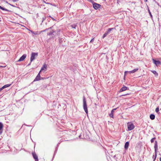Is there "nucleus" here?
Here are the masks:
<instances>
[{
    "instance_id": "f257e3e1",
    "label": "nucleus",
    "mask_w": 161,
    "mask_h": 161,
    "mask_svg": "<svg viewBox=\"0 0 161 161\" xmlns=\"http://www.w3.org/2000/svg\"><path fill=\"white\" fill-rule=\"evenodd\" d=\"M158 142L157 141H155V145H154V149H155V155H153V158L154 159L153 161H155L157 157V150L158 149Z\"/></svg>"
},
{
    "instance_id": "f03ea898",
    "label": "nucleus",
    "mask_w": 161,
    "mask_h": 161,
    "mask_svg": "<svg viewBox=\"0 0 161 161\" xmlns=\"http://www.w3.org/2000/svg\"><path fill=\"white\" fill-rule=\"evenodd\" d=\"M83 109L86 113V114H87L88 111L87 110V106L86 99L84 97L83 98Z\"/></svg>"
},
{
    "instance_id": "7ed1b4c3",
    "label": "nucleus",
    "mask_w": 161,
    "mask_h": 161,
    "mask_svg": "<svg viewBox=\"0 0 161 161\" xmlns=\"http://www.w3.org/2000/svg\"><path fill=\"white\" fill-rule=\"evenodd\" d=\"M38 53H32L31 54V56L30 58V61L31 62H32L33 60H34L36 57H37L38 56Z\"/></svg>"
},
{
    "instance_id": "20e7f679",
    "label": "nucleus",
    "mask_w": 161,
    "mask_h": 161,
    "mask_svg": "<svg viewBox=\"0 0 161 161\" xmlns=\"http://www.w3.org/2000/svg\"><path fill=\"white\" fill-rule=\"evenodd\" d=\"M127 130L128 131L131 130L135 128V126L134 124L132 123H129L127 124Z\"/></svg>"
},
{
    "instance_id": "39448f33",
    "label": "nucleus",
    "mask_w": 161,
    "mask_h": 161,
    "mask_svg": "<svg viewBox=\"0 0 161 161\" xmlns=\"http://www.w3.org/2000/svg\"><path fill=\"white\" fill-rule=\"evenodd\" d=\"M92 4L93 8L96 10H97L99 8H100L101 6V5L100 4H98L95 2L93 3Z\"/></svg>"
},
{
    "instance_id": "423d86ee",
    "label": "nucleus",
    "mask_w": 161,
    "mask_h": 161,
    "mask_svg": "<svg viewBox=\"0 0 161 161\" xmlns=\"http://www.w3.org/2000/svg\"><path fill=\"white\" fill-rule=\"evenodd\" d=\"M138 69V68H136L131 71H126L125 72V75L126 74V73H128L129 74L133 73L136 72Z\"/></svg>"
},
{
    "instance_id": "0eeeda50",
    "label": "nucleus",
    "mask_w": 161,
    "mask_h": 161,
    "mask_svg": "<svg viewBox=\"0 0 161 161\" xmlns=\"http://www.w3.org/2000/svg\"><path fill=\"white\" fill-rule=\"evenodd\" d=\"M40 71L39 72L33 82L39 81L40 80L41 76L40 75Z\"/></svg>"
},
{
    "instance_id": "6e6552de",
    "label": "nucleus",
    "mask_w": 161,
    "mask_h": 161,
    "mask_svg": "<svg viewBox=\"0 0 161 161\" xmlns=\"http://www.w3.org/2000/svg\"><path fill=\"white\" fill-rule=\"evenodd\" d=\"M27 55L26 54H23L18 61V62H21L23 61L26 58Z\"/></svg>"
},
{
    "instance_id": "1a4fd4ad",
    "label": "nucleus",
    "mask_w": 161,
    "mask_h": 161,
    "mask_svg": "<svg viewBox=\"0 0 161 161\" xmlns=\"http://www.w3.org/2000/svg\"><path fill=\"white\" fill-rule=\"evenodd\" d=\"M32 155L33 158L35 159V161H38V156L35 153H33Z\"/></svg>"
},
{
    "instance_id": "9d476101",
    "label": "nucleus",
    "mask_w": 161,
    "mask_h": 161,
    "mask_svg": "<svg viewBox=\"0 0 161 161\" xmlns=\"http://www.w3.org/2000/svg\"><path fill=\"white\" fill-rule=\"evenodd\" d=\"M117 108H114L111 110V113L109 114V116L111 117L114 118V111H115L117 109Z\"/></svg>"
},
{
    "instance_id": "9b49d317",
    "label": "nucleus",
    "mask_w": 161,
    "mask_h": 161,
    "mask_svg": "<svg viewBox=\"0 0 161 161\" xmlns=\"http://www.w3.org/2000/svg\"><path fill=\"white\" fill-rule=\"evenodd\" d=\"M153 63L156 65H159L161 64L159 60H156L155 59H153Z\"/></svg>"
},
{
    "instance_id": "f8f14e48",
    "label": "nucleus",
    "mask_w": 161,
    "mask_h": 161,
    "mask_svg": "<svg viewBox=\"0 0 161 161\" xmlns=\"http://www.w3.org/2000/svg\"><path fill=\"white\" fill-rule=\"evenodd\" d=\"M129 88L125 86H123L121 89L120 90V92H122L127 90Z\"/></svg>"
},
{
    "instance_id": "ddd939ff",
    "label": "nucleus",
    "mask_w": 161,
    "mask_h": 161,
    "mask_svg": "<svg viewBox=\"0 0 161 161\" xmlns=\"http://www.w3.org/2000/svg\"><path fill=\"white\" fill-rule=\"evenodd\" d=\"M3 124L0 122V135L3 132Z\"/></svg>"
},
{
    "instance_id": "4468645a",
    "label": "nucleus",
    "mask_w": 161,
    "mask_h": 161,
    "mask_svg": "<svg viewBox=\"0 0 161 161\" xmlns=\"http://www.w3.org/2000/svg\"><path fill=\"white\" fill-rule=\"evenodd\" d=\"M55 32L54 31V30H52V32L48 33L47 34V35L48 36H56V34H55Z\"/></svg>"
},
{
    "instance_id": "2eb2a0df",
    "label": "nucleus",
    "mask_w": 161,
    "mask_h": 161,
    "mask_svg": "<svg viewBox=\"0 0 161 161\" xmlns=\"http://www.w3.org/2000/svg\"><path fill=\"white\" fill-rule=\"evenodd\" d=\"M129 145V143L128 142H126L125 143L124 148L125 149H127Z\"/></svg>"
},
{
    "instance_id": "dca6fc26",
    "label": "nucleus",
    "mask_w": 161,
    "mask_h": 161,
    "mask_svg": "<svg viewBox=\"0 0 161 161\" xmlns=\"http://www.w3.org/2000/svg\"><path fill=\"white\" fill-rule=\"evenodd\" d=\"M115 29V28H108V30L106 32V33H107V34H108V35L110 32L111 31H112V30H113Z\"/></svg>"
},
{
    "instance_id": "f3484780",
    "label": "nucleus",
    "mask_w": 161,
    "mask_h": 161,
    "mask_svg": "<svg viewBox=\"0 0 161 161\" xmlns=\"http://www.w3.org/2000/svg\"><path fill=\"white\" fill-rule=\"evenodd\" d=\"M60 29H57L56 31H54L55 32V34H56V35L59 36L60 34Z\"/></svg>"
},
{
    "instance_id": "a211bd4d",
    "label": "nucleus",
    "mask_w": 161,
    "mask_h": 161,
    "mask_svg": "<svg viewBox=\"0 0 161 161\" xmlns=\"http://www.w3.org/2000/svg\"><path fill=\"white\" fill-rule=\"evenodd\" d=\"M0 9H2L3 10L5 11H6L9 12H11V10H8L7 9H6L4 8H3V7H1V6H0Z\"/></svg>"
},
{
    "instance_id": "6ab92c4d",
    "label": "nucleus",
    "mask_w": 161,
    "mask_h": 161,
    "mask_svg": "<svg viewBox=\"0 0 161 161\" xmlns=\"http://www.w3.org/2000/svg\"><path fill=\"white\" fill-rule=\"evenodd\" d=\"M150 118L152 120H153L155 119V115L153 114H151L150 115Z\"/></svg>"
},
{
    "instance_id": "aec40b11",
    "label": "nucleus",
    "mask_w": 161,
    "mask_h": 161,
    "mask_svg": "<svg viewBox=\"0 0 161 161\" xmlns=\"http://www.w3.org/2000/svg\"><path fill=\"white\" fill-rule=\"evenodd\" d=\"M47 66L46 64H44L42 67L41 68V69L40 71V72H41V71L43 70L44 69H47Z\"/></svg>"
},
{
    "instance_id": "412c9836",
    "label": "nucleus",
    "mask_w": 161,
    "mask_h": 161,
    "mask_svg": "<svg viewBox=\"0 0 161 161\" xmlns=\"http://www.w3.org/2000/svg\"><path fill=\"white\" fill-rule=\"evenodd\" d=\"M147 9H148V13L150 16V17L151 18V19H153V16L151 14V12L150 11V10L149 9V7H148V6L147 5Z\"/></svg>"
},
{
    "instance_id": "4be33fe9",
    "label": "nucleus",
    "mask_w": 161,
    "mask_h": 161,
    "mask_svg": "<svg viewBox=\"0 0 161 161\" xmlns=\"http://www.w3.org/2000/svg\"><path fill=\"white\" fill-rule=\"evenodd\" d=\"M11 85V84H7L4 85L2 87H3V88L4 89V88L10 86Z\"/></svg>"
},
{
    "instance_id": "5701e85b",
    "label": "nucleus",
    "mask_w": 161,
    "mask_h": 161,
    "mask_svg": "<svg viewBox=\"0 0 161 161\" xmlns=\"http://www.w3.org/2000/svg\"><path fill=\"white\" fill-rule=\"evenodd\" d=\"M151 72L155 75V76H158V74L156 71L152 70Z\"/></svg>"
},
{
    "instance_id": "b1692460",
    "label": "nucleus",
    "mask_w": 161,
    "mask_h": 161,
    "mask_svg": "<svg viewBox=\"0 0 161 161\" xmlns=\"http://www.w3.org/2000/svg\"><path fill=\"white\" fill-rule=\"evenodd\" d=\"M156 139V137H154L152 138L150 140V142L151 143H153L154 142L155 140Z\"/></svg>"
},
{
    "instance_id": "393cba45",
    "label": "nucleus",
    "mask_w": 161,
    "mask_h": 161,
    "mask_svg": "<svg viewBox=\"0 0 161 161\" xmlns=\"http://www.w3.org/2000/svg\"><path fill=\"white\" fill-rule=\"evenodd\" d=\"M71 26L72 27V28L75 29L76 26V25L75 24H73V25H71Z\"/></svg>"
},
{
    "instance_id": "a878e982",
    "label": "nucleus",
    "mask_w": 161,
    "mask_h": 161,
    "mask_svg": "<svg viewBox=\"0 0 161 161\" xmlns=\"http://www.w3.org/2000/svg\"><path fill=\"white\" fill-rule=\"evenodd\" d=\"M107 35H108V34L105 32L102 38H104Z\"/></svg>"
},
{
    "instance_id": "bb28decb",
    "label": "nucleus",
    "mask_w": 161,
    "mask_h": 161,
    "mask_svg": "<svg viewBox=\"0 0 161 161\" xmlns=\"http://www.w3.org/2000/svg\"><path fill=\"white\" fill-rule=\"evenodd\" d=\"M52 27H53V26H52L51 27H50V28H47L46 29L43 30L42 31V32H45L47 30H49V29H51Z\"/></svg>"
},
{
    "instance_id": "cd10ccee",
    "label": "nucleus",
    "mask_w": 161,
    "mask_h": 161,
    "mask_svg": "<svg viewBox=\"0 0 161 161\" xmlns=\"http://www.w3.org/2000/svg\"><path fill=\"white\" fill-rule=\"evenodd\" d=\"M87 0L88 1H89V2L91 3L92 4L93 3H94L93 0Z\"/></svg>"
},
{
    "instance_id": "c85d7f7f",
    "label": "nucleus",
    "mask_w": 161,
    "mask_h": 161,
    "mask_svg": "<svg viewBox=\"0 0 161 161\" xmlns=\"http://www.w3.org/2000/svg\"><path fill=\"white\" fill-rule=\"evenodd\" d=\"M159 111V108L158 107L157 108L155 109V111L157 113H158Z\"/></svg>"
},
{
    "instance_id": "c756f323",
    "label": "nucleus",
    "mask_w": 161,
    "mask_h": 161,
    "mask_svg": "<svg viewBox=\"0 0 161 161\" xmlns=\"http://www.w3.org/2000/svg\"><path fill=\"white\" fill-rule=\"evenodd\" d=\"M57 150H58V148H56L55 150V152H54V154L53 156H54L55 154L57 153Z\"/></svg>"
},
{
    "instance_id": "7c9ffc66",
    "label": "nucleus",
    "mask_w": 161,
    "mask_h": 161,
    "mask_svg": "<svg viewBox=\"0 0 161 161\" xmlns=\"http://www.w3.org/2000/svg\"><path fill=\"white\" fill-rule=\"evenodd\" d=\"M48 17L51 18L53 20H55V19H54L53 18L51 17L50 15Z\"/></svg>"
},
{
    "instance_id": "2f4dec72",
    "label": "nucleus",
    "mask_w": 161,
    "mask_h": 161,
    "mask_svg": "<svg viewBox=\"0 0 161 161\" xmlns=\"http://www.w3.org/2000/svg\"><path fill=\"white\" fill-rule=\"evenodd\" d=\"M42 19V23L43 22V21H44V20H45L46 18V17H43Z\"/></svg>"
},
{
    "instance_id": "473e14b6",
    "label": "nucleus",
    "mask_w": 161,
    "mask_h": 161,
    "mask_svg": "<svg viewBox=\"0 0 161 161\" xmlns=\"http://www.w3.org/2000/svg\"><path fill=\"white\" fill-rule=\"evenodd\" d=\"M129 94L128 93H127V94H123L122 95H121V96H126V95H128Z\"/></svg>"
},
{
    "instance_id": "72a5a7b5",
    "label": "nucleus",
    "mask_w": 161,
    "mask_h": 161,
    "mask_svg": "<svg viewBox=\"0 0 161 161\" xmlns=\"http://www.w3.org/2000/svg\"><path fill=\"white\" fill-rule=\"evenodd\" d=\"M123 0H117V3H119V2L120 3Z\"/></svg>"
},
{
    "instance_id": "f704fd0d",
    "label": "nucleus",
    "mask_w": 161,
    "mask_h": 161,
    "mask_svg": "<svg viewBox=\"0 0 161 161\" xmlns=\"http://www.w3.org/2000/svg\"><path fill=\"white\" fill-rule=\"evenodd\" d=\"M12 0L14 2H17L19 1V0Z\"/></svg>"
},
{
    "instance_id": "c9c22d12",
    "label": "nucleus",
    "mask_w": 161,
    "mask_h": 161,
    "mask_svg": "<svg viewBox=\"0 0 161 161\" xmlns=\"http://www.w3.org/2000/svg\"><path fill=\"white\" fill-rule=\"evenodd\" d=\"M6 3H8V4H9L10 5H11V6H13V7H15L14 6V5H12V4H10V3H8V2H7Z\"/></svg>"
},
{
    "instance_id": "e433bc0d",
    "label": "nucleus",
    "mask_w": 161,
    "mask_h": 161,
    "mask_svg": "<svg viewBox=\"0 0 161 161\" xmlns=\"http://www.w3.org/2000/svg\"><path fill=\"white\" fill-rule=\"evenodd\" d=\"M94 40V38L92 39H91V40L90 42H93V41Z\"/></svg>"
},
{
    "instance_id": "4c0bfd02",
    "label": "nucleus",
    "mask_w": 161,
    "mask_h": 161,
    "mask_svg": "<svg viewBox=\"0 0 161 161\" xmlns=\"http://www.w3.org/2000/svg\"><path fill=\"white\" fill-rule=\"evenodd\" d=\"M45 3L47 4L52 5V3Z\"/></svg>"
},
{
    "instance_id": "58836bf2",
    "label": "nucleus",
    "mask_w": 161,
    "mask_h": 161,
    "mask_svg": "<svg viewBox=\"0 0 161 161\" xmlns=\"http://www.w3.org/2000/svg\"><path fill=\"white\" fill-rule=\"evenodd\" d=\"M3 89V87H2L1 88H0V92Z\"/></svg>"
},
{
    "instance_id": "ea45409f",
    "label": "nucleus",
    "mask_w": 161,
    "mask_h": 161,
    "mask_svg": "<svg viewBox=\"0 0 161 161\" xmlns=\"http://www.w3.org/2000/svg\"><path fill=\"white\" fill-rule=\"evenodd\" d=\"M31 62H30V63H29V64H28L27 66H29L30 65H31Z\"/></svg>"
},
{
    "instance_id": "a19ab883",
    "label": "nucleus",
    "mask_w": 161,
    "mask_h": 161,
    "mask_svg": "<svg viewBox=\"0 0 161 161\" xmlns=\"http://www.w3.org/2000/svg\"><path fill=\"white\" fill-rule=\"evenodd\" d=\"M52 5V6H56V5H55L54 4H52V5Z\"/></svg>"
},
{
    "instance_id": "79ce46f5",
    "label": "nucleus",
    "mask_w": 161,
    "mask_h": 161,
    "mask_svg": "<svg viewBox=\"0 0 161 161\" xmlns=\"http://www.w3.org/2000/svg\"><path fill=\"white\" fill-rule=\"evenodd\" d=\"M148 1V0H145V2H147Z\"/></svg>"
},
{
    "instance_id": "37998d69",
    "label": "nucleus",
    "mask_w": 161,
    "mask_h": 161,
    "mask_svg": "<svg viewBox=\"0 0 161 161\" xmlns=\"http://www.w3.org/2000/svg\"><path fill=\"white\" fill-rule=\"evenodd\" d=\"M159 160L160 161H161V157H160L159 158Z\"/></svg>"
},
{
    "instance_id": "c03bdc74",
    "label": "nucleus",
    "mask_w": 161,
    "mask_h": 161,
    "mask_svg": "<svg viewBox=\"0 0 161 161\" xmlns=\"http://www.w3.org/2000/svg\"><path fill=\"white\" fill-rule=\"evenodd\" d=\"M31 32L32 33H34V32H33V31H31Z\"/></svg>"
},
{
    "instance_id": "a18cd8bd",
    "label": "nucleus",
    "mask_w": 161,
    "mask_h": 161,
    "mask_svg": "<svg viewBox=\"0 0 161 161\" xmlns=\"http://www.w3.org/2000/svg\"><path fill=\"white\" fill-rule=\"evenodd\" d=\"M41 79H43L44 78H41Z\"/></svg>"
},
{
    "instance_id": "49530a36",
    "label": "nucleus",
    "mask_w": 161,
    "mask_h": 161,
    "mask_svg": "<svg viewBox=\"0 0 161 161\" xmlns=\"http://www.w3.org/2000/svg\"><path fill=\"white\" fill-rule=\"evenodd\" d=\"M44 2L45 3H46L44 1Z\"/></svg>"
},
{
    "instance_id": "de8ad7c7",
    "label": "nucleus",
    "mask_w": 161,
    "mask_h": 161,
    "mask_svg": "<svg viewBox=\"0 0 161 161\" xmlns=\"http://www.w3.org/2000/svg\"><path fill=\"white\" fill-rule=\"evenodd\" d=\"M80 136H81V135H80L79 136V137H80Z\"/></svg>"
},
{
    "instance_id": "09e8293b",
    "label": "nucleus",
    "mask_w": 161,
    "mask_h": 161,
    "mask_svg": "<svg viewBox=\"0 0 161 161\" xmlns=\"http://www.w3.org/2000/svg\"><path fill=\"white\" fill-rule=\"evenodd\" d=\"M139 161H142V160H139Z\"/></svg>"
},
{
    "instance_id": "8fccbe9b",
    "label": "nucleus",
    "mask_w": 161,
    "mask_h": 161,
    "mask_svg": "<svg viewBox=\"0 0 161 161\" xmlns=\"http://www.w3.org/2000/svg\"><path fill=\"white\" fill-rule=\"evenodd\" d=\"M160 110H161V108L160 109Z\"/></svg>"
}]
</instances>
